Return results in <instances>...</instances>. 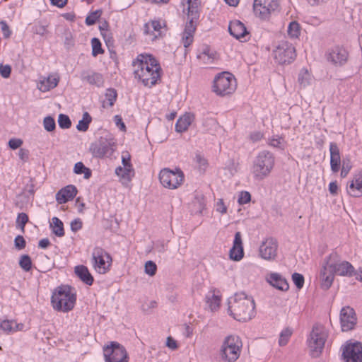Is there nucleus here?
Here are the masks:
<instances>
[{
	"mask_svg": "<svg viewBox=\"0 0 362 362\" xmlns=\"http://www.w3.org/2000/svg\"><path fill=\"white\" fill-rule=\"evenodd\" d=\"M354 273V267L347 261H341L340 256L332 252L325 259L320 272L321 287L324 290L329 289L334 281V275L351 276Z\"/></svg>",
	"mask_w": 362,
	"mask_h": 362,
	"instance_id": "nucleus-1",
	"label": "nucleus"
},
{
	"mask_svg": "<svg viewBox=\"0 0 362 362\" xmlns=\"http://www.w3.org/2000/svg\"><path fill=\"white\" fill-rule=\"evenodd\" d=\"M134 74L145 86L151 87L160 78L161 68L151 54H141L132 63Z\"/></svg>",
	"mask_w": 362,
	"mask_h": 362,
	"instance_id": "nucleus-2",
	"label": "nucleus"
},
{
	"mask_svg": "<svg viewBox=\"0 0 362 362\" xmlns=\"http://www.w3.org/2000/svg\"><path fill=\"white\" fill-rule=\"evenodd\" d=\"M254 299L245 293H237L228 300V312L235 320L240 322L250 320L255 314Z\"/></svg>",
	"mask_w": 362,
	"mask_h": 362,
	"instance_id": "nucleus-3",
	"label": "nucleus"
},
{
	"mask_svg": "<svg viewBox=\"0 0 362 362\" xmlns=\"http://www.w3.org/2000/svg\"><path fill=\"white\" fill-rule=\"evenodd\" d=\"M76 301V293L74 292V288L68 285L57 287L51 298L53 308L64 313L71 310L74 308Z\"/></svg>",
	"mask_w": 362,
	"mask_h": 362,
	"instance_id": "nucleus-4",
	"label": "nucleus"
},
{
	"mask_svg": "<svg viewBox=\"0 0 362 362\" xmlns=\"http://www.w3.org/2000/svg\"><path fill=\"white\" fill-rule=\"evenodd\" d=\"M187 19L182 33V42L185 48L188 47L194 40V34L197 29V21L199 18L198 10L199 0H187Z\"/></svg>",
	"mask_w": 362,
	"mask_h": 362,
	"instance_id": "nucleus-5",
	"label": "nucleus"
},
{
	"mask_svg": "<svg viewBox=\"0 0 362 362\" xmlns=\"http://www.w3.org/2000/svg\"><path fill=\"white\" fill-rule=\"evenodd\" d=\"M274 165V157L268 151H262L258 153L253 161L252 173L258 180H263L271 173Z\"/></svg>",
	"mask_w": 362,
	"mask_h": 362,
	"instance_id": "nucleus-6",
	"label": "nucleus"
},
{
	"mask_svg": "<svg viewBox=\"0 0 362 362\" xmlns=\"http://www.w3.org/2000/svg\"><path fill=\"white\" fill-rule=\"evenodd\" d=\"M116 149L115 139L111 135L100 136L90 144L89 151L97 158H110Z\"/></svg>",
	"mask_w": 362,
	"mask_h": 362,
	"instance_id": "nucleus-7",
	"label": "nucleus"
},
{
	"mask_svg": "<svg viewBox=\"0 0 362 362\" xmlns=\"http://www.w3.org/2000/svg\"><path fill=\"white\" fill-rule=\"evenodd\" d=\"M237 87L236 79L233 74L223 72L214 80L213 90L220 96H226L234 93Z\"/></svg>",
	"mask_w": 362,
	"mask_h": 362,
	"instance_id": "nucleus-8",
	"label": "nucleus"
},
{
	"mask_svg": "<svg viewBox=\"0 0 362 362\" xmlns=\"http://www.w3.org/2000/svg\"><path fill=\"white\" fill-rule=\"evenodd\" d=\"M326 341V334L324 327L316 324L313 326L308 339V346L310 349L313 357H317L322 352Z\"/></svg>",
	"mask_w": 362,
	"mask_h": 362,
	"instance_id": "nucleus-9",
	"label": "nucleus"
},
{
	"mask_svg": "<svg viewBox=\"0 0 362 362\" xmlns=\"http://www.w3.org/2000/svg\"><path fill=\"white\" fill-rule=\"evenodd\" d=\"M184 173L178 168L175 170L169 168H164L159 173L160 183L169 189H176L180 186L184 181Z\"/></svg>",
	"mask_w": 362,
	"mask_h": 362,
	"instance_id": "nucleus-10",
	"label": "nucleus"
},
{
	"mask_svg": "<svg viewBox=\"0 0 362 362\" xmlns=\"http://www.w3.org/2000/svg\"><path fill=\"white\" fill-rule=\"evenodd\" d=\"M241 341L238 337L229 336L226 338L222 348V358L228 362H233L236 361L240 356V347Z\"/></svg>",
	"mask_w": 362,
	"mask_h": 362,
	"instance_id": "nucleus-11",
	"label": "nucleus"
},
{
	"mask_svg": "<svg viewBox=\"0 0 362 362\" xmlns=\"http://www.w3.org/2000/svg\"><path fill=\"white\" fill-rule=\"evenodd\" d=\"M112 258L102 247H94L92 252V263L95 270L99 274H105L110 269Z\"/></svg>",
	"mask_w": 362,
	"mask_h": 362,
	"instance_id": "nucleus-12",
	"label": "nucleus"
},
{
	"mask_svg": "<svg viewBox=\"0 0 362 362\" xmlns=\"http://www.w3.org/2000/svg\"><path fill=\"white\" fill-rule=\"evenodd\" d=\"M279 7V0H254L253 3L255 15L262 20H268Z\"/></svg>",
	"mask_w": 362,
	"mask_h": 362,
	"instance_id": "nucleus-13",
	"label": "nucleus"
},
{
	"mask_svg": "<svg viewBox=\"0 0 362 362\" xmlns=\"http://www.w3.org/2000/svg\"><path fill=\"white\" fill-rule=\"evenodd\" d=\"M105 362H128V354L125 348L117 341H112L104 347Z\"/></svg>",
	"mask_w": 362,
	"mask_h": 362,
	"instance_id": "nucleus-14",
	"label": "nucleus"
},
{
	"mask_svg": "<svg viewBox=\"0 0 362 362\" xmlns=\"http://www.w3.org/2000/svg\"><path fill=\"white\" fill-rule=\"evenodd\" d=\"M274 58L279 64H289L296 58V49L292 44L286 41L281 42L274 51Z\"/></svg>",
	"mask_w": 362,
	"mask_h": 362,
	"instance_id": "nucleus-15",
	"label": "nucleus"
},
{
	"mask_svg": "<svg viewBox=\"0 0 362 362\" xmlns=\"http://www.w3.org/2000/svg\"><path fill=\"white\" fill-rule=\"evenodd\" d=\"M342 357L345 362H362V344L349 342L342 346Z\"/></svg>",
	"mask_w": 362,
	"mask_h": 362,
	"instance_id": "nucleus-16",
	"label": "nucleus"
},
{
	"mask_svg": "<svg viewBox=\"0 0 362 362\" xmlns=\"http://www.w3.org/2000/svg\"><path fill=\"white\" fill-rule=\"evenodd\" d=\"M340 322L343 332L352 329L356 323L355 311L350 307H344L340 312Z\"/></svg>",
	"mask_w": 362,
	"mask_h": 362,
	"instance_id": "nucleus-17",
	"label": "nucleus"
},
{
	"mask_svg": "<svg viewBox=\"0 0 362 362\" xmlns=\"http://www.w3.org/2000/svg\"><path fill=\"white\" fill-rule=\"evenodd\" d=\"M278 243L276 239H266L259 247V254L262 258L267 260L273 259L276 256Z\"/></svg>",
	"mask_w": 362,
	"mask_h": 362,
	"instance_id": "nucleus-18",
	"label": "nucleus"
},
{
	"mask_svg": "<svg viewBox=\"0 0 362 362\" xmlns=\"http://www.w3.org/2000/svg\"><path fill=\"white\" fill-rule=\"evenodd\" d=\"M327 59L336 66H342L347 61L348 52L344 48L337 46L328 52Z\"/></svg>",
	"mask_w": 362,
	"mask_h": 362,
	"instance_id": "nucleus-19",
	"label": "nucleus"
},
{
	"mask_svg": "<svg viewBox=\"0 0 362 362\" xmlns=\"http://www.w3.org/2000/svg\"><path fill=\"white\" fill-rule=\"evenodd\" d=\"M228 31L231 35L242 42L246 41V37L249 35L245 25L238 20L230 22Z\"/></svg>",
	"mask_w": 362,
	"mask_h": 362,
	"instance_id": "nucleus-20",
	"label": "nucleus"
},
{
	"mask_svg": "<svg viewBox=\"0 0 362 362\" xmlns=\"http://www.w3.org/2000/svg\"><path fill=\"white\" fill-rule=\"evenodd\" d=\"M81 78L90 85L95 86L98 88L103 87L105 83L103 74L92 70L83 71L81 74Z\"/></svg>",
	"mask_w": 362,
	"mask_h": 362,
	"instance_id": "nucleus-21",
	"label": "nucleus"
},
{
	"mask_svg": "<svg viewBox=\"0 0 362 362\" xmlns=\"http://www.w3.org/2000/svg\"><path fill=\"white\" fill-rule=\"evenodd\" d=\"M230 258L234 261H240L244 256L243 240L240 232H236L233 240V247L230 248Z\"/></svg>",
	"mask_w": 362,
	"mask_h": 362,
	"instance_id": "nucleus-22",
	"label": "nucleus"
},
{
	"mask_svg": "<svg viewBox=\"0 0 362 362\" xmlns=\"http://www.w3.org/2000/svg\"><path fill=\"white\" fill-rule=\"evenodd\" d=\"M77 192V189L74 185H67L56 194V200L59 204L66 203L75 197Z\"/></svg>",
	"mask_w": 362,
	"mask_h": 362,
	"instance_id": "nucleus-23",
	"label": "nucleus"
},
{
	"mask_svg": "<svg viewBox=\"0 0 362 362\" xmlns=\"http://www.w3.org/2000/svg\"><path fill=\"white\" fill-rule=\"evenodd\" d=\"M165 27V23L160 21H151L144 24V32L145 34L153 35V40L162 36V29Z\"/></svg>",
	"mask_w": 362,
	"mask_h": 362,
	"instance_id": "nucleus-24",
	"label": "nucleus"
},
{
	"mask_svg": "<svg viewBox=\"0 0 362 362\" xmlns=\"http://www.w3.org/2000/svg\"><path fill=\"white\" fill-rule=\"evenodd\" d=\"M330 166L334 173L339 171L341 165V155L339 148L336 143L331 142L329 144Z\"/></svg>",
	"mask_w": 362,
	"mask_h": 362,
	"instance_id": "nucleus-25",
	"label": "nucleus"
},
{
	"mask_svg": "<svg viewBox=\"0 0 362 362\" xmlns=\"http://www.w3.org/2000/svg\"><path fill=\"white\" fill-rule=\"evenodd\" d=\"M267 281L280 291H286L289 288L287 281L277 273H271L267 277Z\"/></svg>",
	"mask_w": 362,
	"mask_h": 362,
	"instance_id": "nucleus-26",
	"label": "nucleus"
},
{
	"mask_svg": "<svg viewBox=\"0 0 362 362\" xmlns=\"http://www.w3.org/2000/svg\"><path fill=\"white\" fill-rule=\"evenodd\" d=\"M74 272L76 275L80 279L84 284L91 286L94 281V279L90 273L87 267L84 265H78L74 268Z\"/></svg>",
	"mask_w": 362,
	"mask_h": 362,
	"instance_id": "nucleus-27",
	"label": "nucleus"
},
{
	"mask_svg": "<svg viewBox=\"0 0 362 362\" xmlns=\"http://www.w3.org/2000/svg\"><path fill=\"white\" fill-rule=\"evenodd\" d=\"M59 83V78L49 76L47 78H44L40 81L37 84L38 89L42 92H47L54 88H55Z\"/></svg>",
	"mask_w": 362,
	"mask_h": 362,
	"instance_id": "nucleus-28",
	"label": "nucleus"
},
{
	"mask_svg": "<svg viewBox=\"0 0 362 362\" xmlns=\"http://www.w3.org/2000/svg\"><path fill=\"white\" fill-rule=\"evenodd\" d=\"M194 119V115L188 113L180 117L175 124V130L177 132H185Z\"/></svg>",
	"mask_w": 362,
	"mask_h": 362,
	"instance_id": "nucleus-29",
	"label": "nucleus"
},
{
	"mask_svg": "<svg viewBox=\"0 0 362 362\" xmlns=\"http://www.w3.org/2000/svg\"><path fill=\"white\" fill-rule=\"evenodd\" d=\"M349 194L354 197L362 194V175L356 177L349 185Z\"/></svg>",
	"mask_w": 362,
	"mask_h": 362,
	"instance_id": "nucleus-30",
	"label": "nucleus"
},
{
	"mask_svg": "<svg viewBox=\"0 0 362 362\" xmlns=\"http://www.w3.org/2000/svg\"><path fill=\"white\" fill-rule=\"evenodd\" d=\"M52 233L57 237H63L64 235V224L62 221L57 217H53L50 223Z\"/></svg>",
	"mask_w": 362,
	"mask_h": 362,
	"instance_id": "nucleus-31",
	"label": "nucleus"
},
{
	"mask_svg": "<svg viewBox=\"0 0 362 362\" xmlns=\"http://www.w3.org/2000/svg\"><path fill=\"white\" fill-rule=\"evenodd\" d=\"M206 303L211 311L216 310L219 308L221 297L216 294L214 291L209 292V294L206 296Z\"/></svg>",
	"mask_w": 362,
	"mask_h": 362,
	"instance_id": "nucleus-32",
	"label": "nucleus"
},
{
	"mask_svg": "<svg viewBox=\"0 0 362 362\" xmlns=\"http://www.w3.org/2000/svg\"><path fill=\"white\" fill-rule=\"evenodd\" d=\"M91 121L92 117L89 113L88 112H83L82 119L78 121L76 129L80 132H86Z\"/></svg>",
	"mask_w": 362,
	"mask_h": 362,
	"instance_id": "nucleus-33",
	"label": "nucleus"
},
{
	"mask_svg": "<svg viewBox=\"0 0 362 362\" xmlns=\"http://www.w3.org/2000/svg\"><path fill=\"white\" fill-rule=\"evenodd\" d=\"M105 100L103 103V107H106V103L109 107L113 106L115 102L116 101L117 93L115 89L114 88H108L105 93Z\"/></svg>",
	"mask_w": 362,
	"mask_h": 362,
	"instance_id": "nucleus-34",
	"label": "nucleus"
},
{
	"mask_svg": "<svg viewBox=\"0 0 362 362\" xmlns=\"http://www.w3.org/2000/svg\"><path fill=\"white\" fill-rule=\"evenodd\" d=\"M300 33V26L296 21H291L288 27V35L291 38H298Z\"/></svg>",
	"mask_w": 362,
	"mask_h": 362,
	"instance_id": "nucleus-35",
	"label": "nucleus"
},
{
	"mask_svg": "<svg viewBox=\"0 0 362 362\" xmlns=\"http://www.w3.org/2000/svg\"><path fill=\"white\" fill-rule=\"evenodd\" d=\"M19 266L25 272H29L32 268L31 258L28 255H21L19 260Z\"/></svg>",
	"mask_w": 362,
	"mask_h": 362,
	"instance_id": "nucleus-36",
	"label": "nucleus"
},
{
	"mask_svg": "<svg viewBox=\"0 0 362 362\" xmlns=\"http://www.w3.org/2000/svg\"><path fill=\"white\" fill-rule=\"evenodd\" d=\"M293 331L291 328L287 327L283 329L280 334L279 344L281 346L286 345Z\"/></svg>",
	"mask_w": 362,
	"mask_h": 362,
	"instance_id": "nucleus-37",
	"label": "nucleus"
},
{
	"mask_svg": "<svg viewBox=\"0 0 362 362\" xmlns=\"http://www.w3.org/2000/svg\"><path fill=\"white\" fill-rule=\"evenodd\" d=\"M92 45V55L93 57H96L99 54H102L104 52V50L102 49V45L100 41L96 38L93 37L91 40Z\"/></svg>",
	"mask_w": 362,
	"mask_h": 362,
	"instance_id": "nucleus-38",
	"label": "nucleus"
},
{
	"mask_svg": "<svg viewBox=\"0 0 362 362\" xmlns=\"http://www.w3.org/2000/svg\"><path fill=\"white\" fill-rule=\"evenodd\" d=\"M102 11L100 10H96L93 12H91L86 18V23L88 25H94L98 19L100 18Z\"/></svg>",
	"mask_w": 362,
	"mask_h": 362,
	"instance_id": "nucleus-39",
	"label": "nucleus"
},
{
	"mask_svg": "<svg viewBox=\"0 0 362 362\" xmlns=\"http://www.w3.org/2000/svg\"><path fill=\"white\" fill-rule=\"evenodd\" d=\"M15 321L4 320L0 323V329L7 334L13 332V325Z\"/></svg>",
	"mask_w": 362,
	"mask_h": 362,
	"instance_id": "nucleus-40",
	"label": "nucleus"
},
{
	"mask_svg": "<svg viewBox=\"0 0 362 362\" xmlns=\"http://www.w3.org/2000/svg\"><path fill=\"white\" fill-rule=\"evenodd\" d=\"M58 123L62 129H69L71 126L69 117L64 114H60L58 118Z\"/></svg>",
	"mask_w": 362,
	"mask_h": 362,
	"instance_id": "nucleus-41",
	"label": "nucleus"
},
{
	"mask_svg": "<svg viewBox=\"0 0 362 362\" xmlns=\"http://www.w3.org/2000/svg\"><path fill=\"white\" fill-rule=\"evenodd\" d=\"M144 270L146 274L153 276L156 273L157 266L154 262L149 260L145 263Z\"/></svg>",
	"mask_w": 362,
	"mask_h": 362,
	"instance_id": "nucleus-42",
	"label": "nucleus"
},
{
	"mask_svg": "<svg viewBox=\"0 0 362 362\" xmlns=\"http://www.w3.org/2000/svg\"><path fill=\"white\" fill-rule=\"evenodd\" d=\"M43 125L45 130L47 132H52L54 130L56 124L53 117L47 116L44 118Z\"/></svg>",
	"mask_w": 362,
	"mask_h": 362,
	"instance_id": "nucleus-43",
	"label": "nucleus"
},
{
	"mask_svg": "<svg viewBox=\"0 0 362 362\" xmlns=\"http://www.w3.org/2000/svg\"><path fill=\"white\" fill-rule=\"evenodd\" d=\"M28 222V216L25 213H20L16 218V226L24 231L25 224Z\"/></svg>",
	"mask_w": 362,
	"mask_h": 362,
	"instance_id": "nucleus-44",
	"label": "nucleus"
},
{
	"mask_svg": "<svg viewBox=\"0 0 362 362\" xmlns=\"http://www.w3.org/2000/svg\"><path fill=\"white\" fill-rule=\"evenodd\" d=\"M292 280L295 284V286L298 288L300 289L303 287L304 284V276L299 273H293L292 274Z\"/></svg>",
	"mask_w": 362,
	"mask_h": 362,
	"instance_id": "nucleus-45",
	"label": "nucleus"
},
{
	"mask_svg": "<svg viewBox=\"0 0 362 362\" xmlns=\"http://www.w3.org/2000/svg\"><path fill=\"white\" fill-rule=\"evenodd\" d=\"M309 77L310 76L307 71L304 72L301 71L298 75V81L301 86L305 87L309 84Z\"/></svg>",
	"mask_w": 362,
	"mask_h": 362,
	"instance_id": "nucleus-46",
	"label": "nucleus"
},
{
	"mask_svg": "<svg viewBox=\"0 0 362 362\" xmlns=\"http://www.w3.org/2000/svg\"><path fill=\"white\" fill-rule=\"evenodd\" d=\"M14 245L19 250L24 249L26 245L24 238L21 235H17L14 240Z\"/></svg>",
	"mask_w": 362,
	"mask_h": 362,
	"instance_id": "nucleus-47",
	"label": "nucleus"
},
{
	"mask_svg": "<svg viewBox=\"0 0 362 362\" xmlns=\"http://www.w3.org/2000/svg\"><path fill=\"white\" fill-rule=\"evenodd\" d=\"M251 199V195L248 192L243 191L240 192L239 198H238V203L240 204H245L250 202Z\"/></svg>",
	"mask_w": 362,
	"mask_h": 362,
	"instance_id": "nucleus-48",
	"label": "nucleus"
},
{
	"mask_svg": "<svg viewBox=\"0 0 362 362\" xmlns=\"http://www.w3.org/2000/svg\"><path fill=\"white\" fill-rule=\"evenodd\" d=\"M11 67L10 65H3L2 64H0V74L3 78H8L11 75Z\"/></svg>",
	"mask_w": 362,
	"mask_h": 362,
	"instance_id": "nucleus-49",
	"label": "nucleus"
},
{
	"mask_svg": "<svg viewBox=\"0 0 362 362\" xmlns=\"http://www.w3.org/2000/svg\"><path fill=\"white\" fill-rule=\"evenodd\" d=\"M124 170V175H125V182H129L132 180V178L134 175V170L133 169L132 166H130V168L123 167Z\"/></svg>",
	"mask_w": 362,
	"mask_h": 362,
	"instance_id": "nucleus-50",
	"label": "nucleus"
},
{
	"mask_svg": "<svg viewBox=\"0 0 362 362\" xmlns=\"http://www.w3.org/2000/svg\"><path fill=\"white\" fill-rule=\"evenodd\" d=\"M23 144V140L21 139H11L8 141V146L11 149H17Z\"/></svg>",
	"mask_w": 362,
	"mask_h": 362,
	"instance_id": "nucleus-51",
	"label": "nucleus"
},
{
	"mask_svg": "<svg viewBox=\"0 0 362 362\" xmlns=\"http://www.w3.org/2000/svg\"><path fill=\"white\" fill-rule=\"evenodd\" d=\"M33 33L40 36H44L47 33L46 27L40 24L35 25L33 27Z\"/></svg>",
	"mask_w": 362,
	"mask_h": 362,
	"instance_id": "nucleus-52",
	"label": "nucleus"
},
{
	"mask_svg": "<svg viewBox=\"0 0 362 362\" xmlns=\"http://www.w3.org/2000/svg\"><path fill=\"white\" fill-rule=\"evenodd\" d=\"M0 25H1V28L2 30L3 35H4V37L5 38L9 37L11 34V32L7 23L5 21H2L0 22Z\"/></svg>",
	"mask_w": 362,
	"mask_h": 362,
	"instance_id": "nucleus-53",
	"label": "nucleus"
},
{
	"mask_svg": "<svg viewBox=\"0 0 362 362\" xmlns=\"http://www.w3.org/2000/svg\"><path fill=\"white\" fill-rule=\"evenodd\" d=\"M82 228V222L79 218H76L71 222V229L76 232Z\"/></svg>",
	"mask_w": 362,
	"mask_h": 362,
	"instance_id": "nucleus-54",
	"label": "nucleus"
},
{
	"mask_svg": "<svg viewBox=\"0 0 362 362\" xmlns=\"http://www.w3.org/2000/svg\"><path fill=\"white\" fill-rule=\"evenodd\" d=\"M351 168V166L349 163V161L348 160V162L346 163L344 160L343 163H342L341 170V176L342 177H345L347 175V174L349 173Z\"/></svg>",
	"mask_w": 362,
	"mask_h": 362,
	"instance_id": "nucleus-55",
	"label": "nucleus"
},
{
	"mask_svg": "<svg viewBox=\"0 0 362 362\" xmlns=\"http://www.w3.org/2000/svg\"><path fill=\"white\" fill-rule=\"evenodd\" d=\"M84 170H86V167L83 165L82 162L76 163L74 168V173L78 175L83 174Z\"/></svg>",
	"mask_w": 362,
	"mask_h": 362,
	"instance_id": "nucleus-56",
	"label": "nucleus"
},
{
	"mask_svg": "<svg viewBox=\"0 0 362 362\" xmlns=\"http://www.w3.org/2000/svg\"><path fill=\"white\" fill-rule=\"evenodd\" d=\"M216 211L221 213V214H226L227 211V207L225 206L223 203V200L222 199H220L216 202Z\"/></svg>",
	"mask_w": 362,
	"mask_h": 362,
	"instance_id": "nucleus-57",
	"label": "nucleus"
},
{
	"mask_svg": "<svg viewBox=\"0 0 362 362\" xmlns=\"http://www.w3.org/2000/svg\"><path fill=\"white\" fill-rule=\"evenodd\" d=\"M18 156L23 162H26L29 158V151L25 148H20Z\"/></svg>",
	"mask_w": 362,
	"mask_h": 362,
	"instance_id": "nucleus-58",
	"label": "nucleus"
},
{
	"mask_svg": "<svg viewBox=\"0 0 362 362\" xmlns=\"http://www.w3.org/2000/svg\"><path fill=\"white\" fill-rule=\"evenodd\" d=\"M282 141H283V139L281 137H278L276 139L274 138V139H270L269 144L270 146H272L273 147L283 148L281 146Z\"/></svg>",
	"mask_w": 362,
	"mask_h": 362,
	"instance_id": "nucleus-59",
	"label": "nucleus"
},
{
	"mask_svg": "<svg viewBox=\"0 0 362 362\" xmlns=\"http://www.w3.org/2000/svg\"><path fill=\"white\" fill-rule=\"evenodd\" d=\"M194 160L200 167L205 168L207 165V160L201 154H196Z\"/></svg>",
	"mask_w": 362,
	"mask_h": 362,
	"instance_id": "nucleus-60",
	"label": "nucleus"
},
{
	"mask_svg": "<svg viewBox=\"0 0 362 362\" xmlns=\"http://www.w3.org/2000/svg\"><path fill=\"white\" fill-rule=\"evenodd\" d=\"M122 163L123 165V167L130 168V166H132L131 161H130V155L128 152H126L125 155H122Z\"/></svg>",
	"mask_w": 362,
	"mask_h": 362,
	"instance_id": "nucleus-61",
	"label": "nucleus"
},
{
	"mask_svg": "<svg viewBox=\"0 0 362 362\" xmlns=\"http://www.w3.org/2000/svg\"><path fill=\"white\" fill-rule=\"evenodd\" d=\"M115 122L116 125L122 130V131H126V126L124 123L122 121V119L119 115L115 116Z\"/></svg>",
	"mask_w": 362,
	"mask_h": 362,
	"instance_id": "nucleus-62",
	"label": "nucleus"
},
{
	"mask_svg": "<svg viewBox=\"0 0 362 362\" xmlns=\"http://www.w3.org/2000/svg\"><path fill=\"white\" fill-rule=\"evenodd\" d=\"M166 346L173 350H175L177 348V341L171 337H168L167 338Z\"/></svg>",
	"mask_w": 362,
	"mask_h": 362,
	"instance_id": "nucleus-63",
	"label": "nucleus"
},
{
	"mask_svg": "<svg viewBox=\"0 0 362 362\" xmlns=\"http://www.w3.org/2000/svg\"><path fill=\"white\" fill-rule=\"evenodd\" d=\"M338 186L337 182H332L329 185V191L331 194L335 195L337 194Z\"/></svg>",
	"mask_w": 362,
	"mask_h": 362,
	"instance_id": "nucleus-64",
	"label": "nucleus"
}]
</instances>
